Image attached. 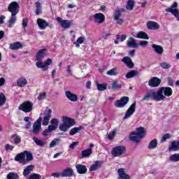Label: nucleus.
Segmentation results:
<instances>
[{"label": "nucleus", "mask_w": 179, "mask_h": 179, "mask_svg": "<svg viewBox=\"0 0 179 179\" xmlns=\"http://www.w3.org/2000/svg\"><path fill=\"white\" fill-rule=\"evenodd\" d=\"M146 135V129L144 127H140L136 129V131H132L130 134V141L139 143L141 139Z\"/></svg>", "instance_id": "f257e3e1"}, {"label": "nucleus", "mask_w": 179, "mask_h": 179, "mask_svg": "<svg viewBox=\"0 0 179 179\" xmlns=\"http://www.w3.org/2000/svg\"><path fill=\"white\" fill-rule=\"evenodd\" d=\"M76 122L74 119L68 117L66 116L63 117V123L59 127V129L63 132H66L69 128L73 127Z\"/></svg>", "instance_id": "f03ea898"}, {"label": "nucleus", "mask_w": 179, "mask_h": 179, "mask_svg": "<svg viewBox=\"0 0 179 179\" xmlns=\"http://www.w3.org/2000/svg\"><path fill=\"white\" fill-rule=\"evenodd\" d=\"M149 100H154V101H161L159 90H157V92H155L153 90L148 91L144 97L142 99V101H149Z\"/></svg>", "instance_id": "7ed1b4c3"}, {"label": "nucleus", "mask_w": 179, "mask_h": 179, "mask_svg": "<svg viewBox=\"0 0 179 179\" xmlns=\"http://www.w3.org/2000/svg\"><path fill=\"white\" fill-rule=\"evenodd\" d=\"M159 99L162 101L166 100V97L173 96V89L170 87H162L158 90Z\"/></svg>", "instance_id": "20e7f679"}, {"label": "nucleus", "mask_w": 179, "mask_h": 179, "mask_svg": "<svg viewBox=\"0 0 179 179\" xmlns=\"http://www.w3.org/2000/svg\"><path fill=\"white\" fill-rule=\"evenodd\" d=\"M124 12H125L124 8H117L115 10L113 13V20H115L116 24H119L120 26L124 24V19L121 18Z\"/></svg>", "instance_id": "39448f33"}, {"label": "nucleus", "mask_w": 179, "mask_h": 179, "mask_svg": "<svg viewBox=\"0 0 179 179\" xmlns=\"http://www.w3.org/2000/svg\"><path fill=\"white\" fill-rule=\"evenodd\" d=\"M127 152V148L123 145H117L112 148L111 155L113 157H120Z\"/></svg>", "instance_id": "423d86ee"}, {"label": "nucleus", "mask_w": 179, "mask_h": 179, "mask_svg": "<svg viewBox=\"0 0 179 179\" xmlns=\"http://www.w3.org/2000/svg\"><path fill=\"white\" fill-rule=\"evenodd\" d=\"M18 110L24 113H31L33 111V102L25 101L18 107Z\"/></svg>", "instance_id": "0eeeda50"}, {"label": "nucleus", "mask_w": 179, "mask_h": 179, "mask_svg": "<svg viewBox=\"0 0 179 179\" xmlns=\"http://www.w3.org/2000/svg\"><path fill=\"white\" fill-rule=\"evenodd\" d=\"M43 121V117H39L37 120H36L32 127V133L34 135H38L40 131L41 130V122Z\"/></svg>", "instance_id": "6e6552de"}, {"label": "nucleus", "mask_w": 179, "mask_h": 179, "mask_svg": "<svg viewBox=\"0 0 179 179\" xmlns=\"http://www.w3.org/2000/svg\"><path fill=\"white\" fill-rule=\"evenodd\" d=\"M20 9V6H19V3L16 1H12L8 7V12H10L13 15H17L19 13V10Z\"/></svg>", "instance_id": "1a4fd4ad"}, {"label": "nucleus", "mask_w": 179, "mask_h": 179, "mask_svg": "<svg viewBox=\"0 0 179 179\" xmlns=\"http://www.w3.org/2000/svg\"><path fill=\"white\" fill-rule=\"evenodd\" d=\"M52 64V59H48L46 61L44 62V64L41 62V61H38L36 63V66L37 68H40L42 69V71H48V66Z\"/></svg>", "instance_id": "9d476101"}, {"label": "nucleus", "mask_w": 179, "mask_h": 179, "mask_svg": "<svg viewBox=\"0 0 179 179\" xmlns=\"http://www.w3.org/2000/svg\"><path fill=\"white\" fill-rule=\"evenodd\" d=\"M128 103H129V97L122 96L120 99H117L115 102V107H117V108H122V107H125Z\"/></svg>", "instance_id": "9b49d317"}, {"label": "nucleus", "mask_w": 179, "mask_h": 179, "mask_svg": "<svg viewBox=\"0 0 179 179\" xmlns=\"http://www.w3.org/2000/svg\"><path fill=\"white\" fill-rule=\"evenodd\" d=\"M136 110V102H134L133 103H131V105L126 111L124 117V120H128L129 117H131V115H134V113H135Z\"/></svg>", "instance_id": "f8f14e48"}, {"label": "nucleus", "mask_w": 179, "mask_h": 179, "mask_svg": "<svg viewBox=\"0 0 179 179\" xmlns=\"http://www.w3.org/2000/svg\"><path fill=\"white\" fill-rule=\"evenodd\" d=\"M44 114H45V116L43 117L42 125L47 127V125H48V123L50 122L51 115L52 114V110L51 109L45 110Z\"/></svg>", "instance_id": "ddd939ff"}, {"label": "nucleus", "mask_w": 179, "mask_h": 179, "mask_svg": "<svg viewBox=\"0 0 179 179\" xmlns=\"http://www.w3.org/2000/svg\"><path fill=\"white\" fill-rule=\"evenodd\" d=\"M94 20L95 23L101 24V23H104L106 20V16L101 13H96L94 15Z\"/></svg>", "instance_id": "4468645a"}, {"label": "nucleus", "mask_w": 179, "mask_h": 179, "mask_svg": "<svg viewBox=\"0 0 179 179\" xmlns=\"http://www.w3.org/2000/svg\"><path fill=\"white\" fill-rule=\"evenodd\" d=\"M162 83V80L157 77H152L149 81L148 85L151 87H159Z\"/></svg>", "instance_id": "2eb2a0df"}, {"label": "nucleus", "mask_w": 179, "mask_h": 179, "mask_svg": "<svg viewBox=\"0 0 179 179\" xmlns=\"http://www.w3.org/2000/svg\"><path fill=\"white\" fill-rule=\"evenodd\" d=\"M76 169L78 174H86L87 173V167H86V165L78 164L76 165Z\"/></svg>", "instance_id": "dca6fc26"}, {"label": "nucleus", "mask_w": 179, "mask_h": 179, "mask_svg": "<svg viewBox=\"0 0 179 179\" xmlns=\"http://www.w3.org/2000/svg\"><path fill=\"white\" fill-rule=\"evenodd\" d=\"M47 48L41 49L38 51L36 56V61L41 62L43 61V58L45 57V52H47Z\"/></svg>", "instance_id": "f3484780"}, {"label": "nucleus", "mask_w": 179, "mask_h": 179, "mask_svg": "<svg viewBox=\"0 0 179 179\" xmlns=\"http://www.w3.org/2000/svg\"><path fill=\"white\" fill-rule=\"evenodd\" d=\"M57 20L61 24V27L63 29H69L71 27V21L66 20H62V18L58 17Z\"/></svg>", "instance_id": "a211bd4d"}, {"label": "nucleus", "mask_w": 179, "mask_h": 179, "mask_svg": "<svg viewBox=\"0 0 179 179\" xmlns=\"http://www.w3.org/2000/svg\"><path fill=\"white\" fill-rule=\"evenodd\" d=\"M36 22L39 29H41V30H45V28L48 27L49 26L48 22L41 18H38Z\"/></svg>", "instance_id": "6ab92c4d"}, {"label": "nucleus", "mask_w": 179, "mask_h": 179, "mask_svg": "<svg viewBox=\"0 0 179 179\" xmlns=\"http://www.w3.org/2000/svg\"><path fill=\"white\" fill-rule=\"evenodd\" d=\"M147 29H148V30H158V29H160V25L156 22L148 21L147 22Z\"/></svg>", "instance_id": "aec40b11"}, {"label": "nucleus", "mask_w": 179, "mask_h": 179, "mask_svg": "<svg viewBox=\"0 0 179 179\" xmlns=\"http://www.w3.org/2000/svg\"><path fill=\"white\" fill-rule=\"evenodd\" d=\"M65 94L66 97H67L70 101H72L73 103L78 101V95L76 94H72L70 91H66Z\"/></svg>", "instance_id": "412c9836"}, {"label": "nucleus", "mask_w": 179, "mask_h": 179, "mask_svg": "<svg viewBox=\"0 0 179 179\" xmlns=\"http://www.w3.org/2000/svg\"><path fill=\"white\" fill-rule=\"evenodd\" d=\"M92 153H93V150L92 148L83 150L81 152V155L80 159H86L87 157H90V156L92 155Z\"/></svg>", "instance_id": "4be33fe9"}, {"label": "nucleus", "mask_w": 179, "mask_h": 179, "mask_svg": "<svg viewBox=\"0 0 179 179\" xmlns=\"http://www.w3.org/2000/svg\"><path fill=\"white\" fill-rule=\"evenodd\" d=\"M73 174V169H72L71 168H66L63 170L62 173H61V177H72Z\"/></svg>", "instance_id": "5701e85b"}, {"label": "nucleus", "mask_w": 179, "mask_h": 179, "mask_svg": "<svg viewBox=\"0 0 179 179\" xmlns=\"http://www.w3.org/2000/svg\"><path fill=\"white\" fill-rule=\"evenodd\" d=\"M155 52L158 55H163V52H164V49L160 45L152 44V45Z\"/></svg>", "instance_id": "b1692460"}, {"label": "nucleus", "mask_w": 179, "mask_h": 179, "mask_svg": "<svg viewBox=\"0 0 179 179\" xmlns=\"http://www.w3.org/2000/svg\"><path fill=\"white\" fill-rule=\"evenodd\" d=\"M127 47L130 48H138L139 44L136 43V41L133 37H130L127 41Z\"/></svg>", "instance_id": "393cba45"}, {"label": "nucleus", "mask_w": 179, "mask_h": 179, "mask_svg": "<svg viewBox=\"0 0 179 179\" xmlns=\"http://www.w3.org/2000/svg\"><path fill=\"white\" fill-rule=\"evenodd\" d=\"M122 62L125 64V65L127 66V68H129L131 69V68H134V62H132V59L129 57H124L122 59Z\"/></svg>", "instance_id": "a878e982"}, {"label": "nucleus", "mask_w": 179, "mask_h": 179, "mask_svg": "<svg viewBox=\"0 0 179 179\" xmlns=\"http://www.w3.org/2000/svg\"><path fill=\"white\" fill-rule=\"evenodd\" d=\"M15 162H20V163H22V164H26V159H24V152H20L17 154L15 157Z\"/></svg>", "instance_id": "bb28decb"}, {"label": "nucleus", "mask_w": 179, "mask_h": 179, "mask_svg": "<svg viewBox=\"0 0 179 179\" xmlns=\"http://www.w3.org/2000/svg\"><path fill=\"white\" fill-rule=\"evenodd\" d=\"M119 89H122V84L120 83L118 80H115L111 84L112 90H119Z\"/></svg>", "instance_id": "cd10ccee"}, {"label": "nucleus", "mask_w": 179, "mask_h": 179, "mask_svg": "<svg viewBox=\"0 0 179 179\" xmlns=\"http://www.w3.org/2000/svg\"><path fill=\"white\" fill-rule=\"evenodd\" d=\"M20 48H23V44L19 41L10 44V50H20Z\"/></svg>", "instance_id": "c85d7f7f"}, {"label": "nucleus", "mask_w": 179, "mask_h": 179, "mask_svg": "<svg viewBox=\"0 0 179 179\" xmlns=\"http://www.w3.org/2000/svg\"><path fill=\"white\" fill-rule=\"evenodd\" d=\"M85 129V127L80 126L79 127H73L69 131L70 136H73V135H76V134H78V132H80V131H83Z\"/></svg>", "instance_id": "c756f323"}, {"label": "nucleus", "mask_w": 179, "mask_h": 179, "mask_svg": "<svg viewBox=\"0 0 179 179\" xmlns=\"http://www.w3.org/2000/svg\"><path fill=\"white\" fill-rule=\"evenodd\" d=\"M27 85V80L24 77H21L17 80L18 87H24Z\"/></svg>", "instance_id": "7c9ffc66"}, {"label": "nucleus", "mask_w": 179, "mask_h": 179, "mask_svg": "<svg viewBox=\"0 0 179 179\" xmlns=\"http://www.w3.org/2000/svg\"><path fill=\"white\" fill-rule=\"evenodd\" d=\"M169 150L171 151L173 150V152H177V150H179V140L177 141H173L171 143V145L169 147Z\"/></svg>", "instance_id": "2f4dec72"}, {"label": "nucleus", "mask_w": 179, "mask_h": 179, "mask_svg": "<svg viewBox=\"0 0 179 179\" xmlns=\"http://www.w3.org/2000/svg\"><path fill=\"white\" fill-rule=\"evenodd\" d=\"M117 173L120 179H129V175L125 173V169L124 168L119 169Z\"/></svg>", "instance_id": "473e14b6"}, {"label": "nucleus", "mask_w": 179, "mask_h": 179, "mask_svg": "<svg viewBox=\"0 0 179 179\" xmlns=\"http://www.w3.org/2000/svg\"><path fill=\"white\" fill-rule=\"evenodd\" d=\"M139 75V72H138L136 70H130L126 74L127 79H132V78H135L136 76H138Z\"/></svg>", "instance_id": "72a5a7b5"}, {"label": "nucleus", "mask_w": 179, "mask_h": 179, "mask_svg": "<svg viewBox=\"0 0 179 179\" xmlns=\"http://www.w3.org/2000/svg\"><path fill=\"white\" fill-rule=\"evenodd\" d=\"M166 12L171 13L172 15H173V16H175V17H176V19L179 16V10L177 8H168L166 9Z\"/></svg>", "instance_id": "f704fd0d"}, {"label": "nucleus", "mask_w": 179, "mask_h": 179, "mask_svg": "<svg viewBox=\"0 0 179 179\" xmlns=\"http://www.w3.org/2000/svg\"><path fill=\"white\" fill-rule=\"evenodd\" d=\"M24 159H26V164L29 162H31L33 160V153L31 151H24Z\"/></svg>", "instance_id": "c9c22d12"}, {"label": "nucleus", "mask_w": 179, "mask_h": 179, "mask_svg": "<svg viewBox=\"0 0 179 179\" xmlns=\"http://www.w3.org/2000/svg\"><path fill=\"white\" fill-rule=\"evenodd\" d=\"M33 169H34V165H29L27 166L23 171V176H24V177L29 176V174L33 171Z\"/></svg>", "instance_id": "e433bc0d"}, {"label": "nucleus", "mask_w": 179, "mask_h": 179, "mask_svg": "<svg viewBox=\"0 0 179 179\" xmlns=\"http://www.w3.org/2000/svg\"><path fill=\"white\" fill-rule=\"evenodd\" d=\"M157 139L155 138L152 140L148 145V149H156L157 148Z\"/></svg>", "instance_id": "4c0bfd02"}, {"label": "nucleus", "mask_w": 179, "mask_h": 179, "mask_svg": "<svg viewBox=\"0 0 179 179\" xmlns=\"http://www.w3.org/2000/svg\"><path fill=\"white\" fill-rule=\"evenodd\" d=\"M137 38H142L143 40H149V36L148 34L144 31H139L137 34Z\"/></svg>", "instance_id": "58836bf2"}, {"label": "nucleus", "mask_w": 179, "mask_h": 179, "mask_svg": "<svg viewBox=\"0 0 179 179\" xmlns=\"http://www.w3.org/2000/svg\"><path fill=\"white\" fill-rule=\"evenodd\" d=\"M101 167V164H100V162L99 161H96L94 164H92L90 167V171H96L97 169H100Z\"/></svg>", "instance_id": "ea45409f"}, {"label": "nucleus", "mask_w": 179, "mask_h": 179, "mask_svg": "<svg viewBox=\"0 0 179 179\" xmlns=\"http://www.w3.org/2000/svg\"><path fill=\"white\" fill-rule=\"evenodd\" d=\"M16 22V15L11 14V17L8 21V27H13V24Z\"/></svg>", "instance_id": "a19ab883"}, {"label": "nucleus", "mask_w": 179, "mask_h": 179, "mask_svg": "<svg viewBox=\"0 0 179 179\" xmlns=\"http://www.w3.org/2000/svg\"><path fill=\"white\" fill-rule=\"evenodd\" d=\"M85 40H86V38L83 36H80L76 42L74 43V44H76V47H77L78 48L79 47H80V44H83V43L85 42Z\"/></svg>", "instance_id": "79ce46f5"}, {"label": "nucleus", "mask_w": 179, "mask_h": 179, "mask_svg": "<svg viewBox=\"0 0 179 179\" xmlns=\"http://www.w3.org/2000/svg\"><path fill=\"white\" fill-rule=\"evenodd\" d=\"M32 139L35 142V143L38 145V146H41V148H43V146L45 145V142L37 138L36 137H33Z\"/></svg>", "instance_id": "37998d69"}, {"label": "nucleus", "mask_w": 179, "mask_h": 179, "mask_svg": "<svg viewBox=\"0 0 179 179\" xmlns=\"http://www.w3.org/2000/svg\"><path fill=\"white\" fill-rule=\"evenodd\" d=\"M107 86H108L107 83H103V84L96 83V87L99 92H104V90L107 89Z\"/></svg>", "instance_id": "c03bdc74"}, {"label": "nucleus", "mask_w": 179, "mask_h": 179, "mask_svg": "<svg viewBox=\"0 0 179 179\" xmlns=\"http://www.w3.org/2000/svg\"><path fill=\"white\" fill-rule=\"evenodd\" d=\"M134 6H135V3L134 2V0H128L126 5V8L129 9V10H133Z\"/></svg>", "instance_id": "a18cd8bd"}, {"label": "nucleus", "mask_w": 179, "mask_h": 179, "mask_svg": "<svg viewBox=\"0 0 179 179\" xmlns=\"http://www.w3.org/2000/svg\"><path fill=\"white\" fill-rule=\"evenodd\" d=\"M106 75H108L109 76H117V75H118V73L117 72V69L113 68L112 69L108 71Z\"/></svg>", "instance_id": "49530a36"}, {"label": "nucleus", "mask_w": 179, "mask_h": 179, "mask_svg": "<svg viewBox=\"0 0 179 179\" xmlns=\"http://www.w3.org/2000/svg\"><path fill=\"white\" fill-rule=\"evenodd\" d=\"M11 138H13L15 145H19V143L22 142V138H20V136H18L17 134L13 135Z\"/></svg>", "instance_id": "de8ad7c7"}, {"label": "nucleus", "mask_w": 179, "mask_h": 179, "mask_svg": "<svg viewBox=\"0 0 179 179\" xmlns=\"http://www.w3.org/2000/svg\"><path fill=\"white\" fill-rule=\"evenodd\" d=\"M6 103V96L4 93H0V107Z\"/></svg>", "instance_id": "09e8293b"}, {"label": "nucleus", "mask_w": 179, "mask_h": 179, "mask_svg": "<svg viewBox=\"0 0 179 179\" xmlns=\"http://www.w3.org/2000/svg\"><path fill=\"white\" fill-rule=\"evenodd\" d=\"M7 179H19V175L15 172L9 173L7 175Z\"/></svg>", "instance_id": "8fccbe9b"}, {"label": "nucleus", "mask_w": 179, "mask_h": 179, "mask_svg": "<svg viewBox=\"0 0 179 179\" xmlns=\"http://www.w3.org/2000/svg\"><path fill=\"white\" fill-rule=\"evenodd\" d=\"M41 3H40V1H37L36 3V15H40V13H41Z\"/></svg>", "instance_id": "3c124183"}, {"label": "nucleus", "mask_w": 179, "mask_h": 179, "mask_svg": "<svg viewBox=\"0 0 179 179\" xmlns=\"http://www.w3.org/2000/svg\"><path fill=\"white\" fill-rule=\"evenodd\" d=\"M170 162H179V153L173 154L169 157Z\"/></svg>", "instance_id": "603ef678"}, {"label": "nucleus", "mask_w": 179, "mask_h": 179, "mask_svg": "<svg viewBox=\"0 0 179 179\" xmlns=\"http://www.w3.org/2000/svg\"><path fill=\"white\" fill-rule=\"evenodd\" d=\"M159 66H161V68L163 69H170V68H171V65L166 62L160 63Z\"/></svg>", "instance_id": "864d4df0"}, {"label": "nucleus", "mask_w": 179, "mask_h": 179, "mask_svg": "<svg viewBox=\"0 0 179 179\" xmlns=\"http://www.w3.org/2000/svg\"><path fill=\"white\" fill-rule=\"evenodd\" d=\"M28 179H41V175L38 173H31Z\"/></svg>", "instance_id": "5fc2aeb1"}, {"label": "nucleus", "mask_w": 179, "mask_h": 179, "mask_svg": "<svg viewBox=\"0 0 179 179\" xmlns=\"http://www.w3.org/2000/svg\"><path fill=\"white\" fill-rule=\"evenodd\" d=\"M170 138H171V135H170L169 133H166L162 137L161 142H166V141H167V139H170Z\"/></svg>", "instance_id": "6e6d98bb"}, {"label": "nucleus", "mask_w": 179, "mask_h": 179, "mask_svg": "<svg viewBox=\"0 0 179 179\" xmlns=\"http://www.w3.org/2000/svg\"><path fill=\"white\" fill-rule=\"evenodd\" d=\"M59 122V120L56 118H53L50 121V124L53 126H55L56 128H58V123Z\"/></svg>", "instance_id": "4d7b16f0"}, {"label": "nucleus", "mask_w": 179, "mask_h": 179, "mask_svg": "<svg viewBox=\"0 0 179 179\" xmlns=\"http://www.w3.org/2000/svg\"><path fill=\"white\" fill-rule=\"evenodd\" d=\"M47 97V93L45 92H41L38 96V100H44Z\"/></svg>", "instance_id": "13d9d810"}, {"label": "nucleus", "mask_w": 179, "mask_h": 179, "mask_svg": "<svg viewBox=\"0 0 179 179\" xmlns=\"http://www.w3.org/2000/svg\"><path fill=\"white\" fill-rule=\"evenodd\" d=\"M29 24V18H24L22 20V27L24 29H26L27 27V24Z\"/></svg>", "instance_id": "bf43d9fd"}, {"label": "nucleus", "mask_w": 179, "mask_h": 179, "mask_svg": "<svg viewBox=\"0 0 179 179\" xmlns=\"http://www.w3.org/2000/svg\"><path fill=\"white\" fill-rule=\"evenodd\" d=\"M116 38L117 40H120L121 43H122V41L127 40V35H122L121 36L118 35Z\"/></svg>", "instance_id": "052dcab7"}, {"label": "nucleus", "mask_w": 179, "mask_h": 179, "mask_svg": "<svg viewBox=\"0 0 179 179\" xmlns=\"http://www.w3.org/2000/svg\"><path fill=\"white\" fill-rule=\"evenodd\" d=\"M114 136H115V131L109 133L108 135V139H109V141H113V139H114Z\"/></svg>", "instance_id": "680f3d73"}, {"label": "nucleus", "mask_w": 179, "mask_h": 179, "mask_svg": "<svg viewBox=\"0 0 179 179\" xmlns=\"http://www.w3.org/2000/svg\"><path fill=\"white\" fill-rule=\"evenodd\" d=\"M57 127H56L55 126L50 124L48 126V131L49 132H52V131H55V129H57Z\"/></svg>", "instance_id": "e2e57ef3"}, {"label": "nucleus", "mask_w": 179, "mask_h": 179, "mask_svg": "<svg viewBox=\"0 0 179 179\" xmlns=\"http://www.w3.org/2000/svg\"><path fill=\"white\" fill-rule=\"evenodd\" d=\"M59 141L58 138H55V140L52 141L50 143V148H55L57 145L56 141Z\"/></svg>", "instance_id": "0e129e2a"}, {"label": "nucleus", "mask_w": 179, "mask_h": 179, "mask_svg": "<svg viewBox=\"0 0 179 179\" xmlns=\"http://www.w3.org/2000/svg\"><path fill=\"white\" fill-rule=\"evenodd\" d=\"M14 148H15V146L10 145V144H6L5 145L6 150H13Z\"/></svg>", "instance_id": "69168bd1"}, {"label": "nucleus", "mask_w": 179, "mask_h": 179, "mask_svg": "<svg viewBox=\"0 0 179 179\" xmlns=\"http://www.w3.org/2000/svg\"><path fill=\"white\" fill-rule=\"evenodd\" d=\"M66 73L69 75L72 76V66L69 65V66H67Z\"/></svg>", "instance_id": "338daca9"}, {"label": "nucleus", "mask_w": 179, "mask_h": 179, "mask_svg": "<svg viewBox=\"0 0 179 179\" xmlns=\"http://www.w3.org/2000/svg\"><path fill=\"white\" fill-rule=\"evenodd\" d=\"M138 45H141V47H145V46L148 45V41H140Z\"/></svg>", "instance_id": "774afa93"}]
</instances>
